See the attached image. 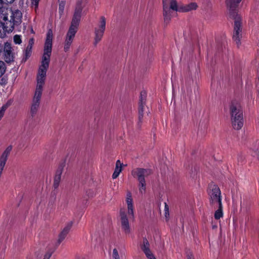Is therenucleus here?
Returning a JSON list of instances; mask_svg holds the SVG:
<instances>
[{
	"label": "nucleus",
	"mask_w": 259,
	"mask_h": 259,
	"mask_svg": "<svg viewBox=\"0 0 259 259\" xmlns=\"http://www.w3.org/2000/svg\"><path fill=\"white\" fill-rule=\"evenodd\" d=\"M7 108V105H3L1 108H0V120L2 119V118L3 117L5 112Z\"/></svg>",
	"instance_id": "2f4dec72"
},
{
	"label": "nucleus",
	"mask_w": 259,
	"mask_h": 259,
	"mask_svg": "<svg viewBox=\"0 0 259 259\" xmlns=\"http://www.w3.org/2000/svg\"><path fill=\"white\" fill-rule=\"evenodd\" d=\"M120 216L121 219V226L122 230L125 234H130L131 232L130 227L128 223V218L126 214L123 209L120 211Z\"/></svg>",
	"instance_id": "ddd939ff"
},
{
	"label": "nucleus",
	"mask_w": 259,
	"mask_h": 259,
	"mask_svg": "<svg viewBox=\"0 0 259 259\" xmlns=\"http://www.w3.org/2000/svg\"><path fill=\"white\" fill-rule=\"evenodd\" d=\"M146 237L144 236V233L138 235V245L146 254Z\"/></svg>",
	"instance_id": "6ab92c4d"
},
{
	"label": "nucleus",
	"mask_w": 259,
	"mask_h": 259,
	"mask_svg": "<svg viewBox=\"0 0 259 259\" xmlns=\"http://www.w3.org/2000/svg\"><path fill=\"white\" fill-rule=\"evenodd\" d=\"M32 46H33V45H32L28 44L26 48H27L28 49H30V50H32Z\"/></svg>",
	"instance_id": "ea45409f"
},
{
	"label": "nucleus",
	"mask_w": 259,
	"mask_h": 259,
	"mask_svg": "<svg viewBox=\"0 0 259 259\" xmlns=\"http://www.w3.org/2000/svg\"><path fill=\"white\" fill-rule=\"evenodd\" d=\"M14 42L15 44H20L22 42L21 36L19 35H15L14 36Z\"/></svg>",
	"instance_id": "cd10ccee"
},
{
	"label": "nucleus",
	"mask_w": 259,
	"mask_h": 259,
	"mask_svg": "<svg viewBox=\"0 0 259 259\" xmlns=\"http://www.w3.org/2000/svg\"><path fill=\"white\" fill-rule=\"evenodd\" d=\"M7 66L3 61H0V78L2 77L6 71Z\"/></svg>",
	"instance_id": "5701e85b"
},
{
	"label": "nucleus",
	"mask_w": 259,
	"mask_h": 259,
	"mask_svg": "<svg viewBox=\"0 0 259 259\" xmlns=\"http://www.w3.org/2000/svg\"><path fill=\"white\" fill-rule=\"evenodd\" d=\"M53 31L49 29L47 33L45 43L44 54L42 57L41 64L39 68L37 76L46 77V73L49 68L50 57L52 48Z\"/></svg>",
	"instance_id": "7ed1b4c3"
},
{
	"label": "nucleus",
	"mask_w": 259,
	"mask_h": 259,
	"mask_svg": "<svg viewBox=\"0 0 259 259\" xmlns=\"http://www.w3.org/2000/svg\"><path fill=\"white\" fill-rule=\"evenodd\" d=\"M0 79V84L2 86H5L8 83V77L6 76H2Z\"/></svg>",
	"instance_id": "c85d7f7f"
},
{
	"label": "nucleus",
	"mask_w": 259,
	"mask_h": 259,
	"mask_svg": "<svg viewBox=\"0 0 259 259\" xmlns=\"http://www.w3.org/2000/svg\"><path fill=\"white\" fill-rule=\"evenodd\" d=\"M121 167L122 163H121L120 161L119 160H117L116 162L115 168L112 176L113 179H115L118 177L120 172L122 170Z\"/></svg>",
	"instance_id": "aec40b11"
},
{
	"label": "nucleus",
	"mask_w": 259,
	"mask_h": 259,
	"mask_svg": "<svg viewBox=\"0 0 259 259\" xmlns=\"http://www.w3.org/2000/svg\"><path fill=\"white\" fill-rule=\"evenodd\" d=\"M153 54V46H149L148 56H151Z\"/></svg>",
	"instance_id": "c9c22d12"
},
{
	"label": "nucleus",
	"mask_w": 259,
	"mask_h": 259,
	"mask_svg": "<svg viewBox=\"0 0 259 259\" xmlns=\"http://www.w3.org/2000/svg\"><path fill=\"white\" fill-rule=\"evenodd\" d=\"M230 113L232 127L239 130L243 125V111L240 104L237 102H232L230 106Z\"/></svg>",
	"instance_id": "20e7f679"
},
{
	"label": "nucleus",
	"mask_w": 259,
	"mask_h": 259,
	"mask_svg": "<svg viewBox=\"0 0 259 259\" xmlns=\"http://www.w3.org/2000/svg\"><path fill=\"white\" fill-rule=\"evenodd\" d=\"M45 79H46V77H42V76H37V83L35 93L42 94V87L45 83Z\"/></svg>",
	"instance_id": "a211bd4d"
},
{
	"label": "nucleus",
	"mask_w": 259,
	"mask_h": 259,
	"mask_svg": "<svg viewBox=\"0 0 259 259\" xmlns=\"http://www.w3.org/2000/svg\"><path fill=\"white\" fill-rule=\"evenodd\" d=\"M51 254H46L45 256H44V259H49L50 258V257L51 256Z\"/></svg>",
	"instance_id": "79ce46f5"
},
{
	"label": "nucleus",
	"mask_w": 259,
	"mask_h": 259,
	"mask_svg": "<svg viewBox=\"0 0 259 259\" xmlns=\"http://www.w3.org/2000/svg\"><path fill=\"white\" fill-rule=\"evenodd\" d=\"M197 8V5L195 3H191L186 5H180L179 12H188L193 10H196Z\"/></svg>",
	"instance_id": "f3484780"
},
{
	"label": "nucleus",
	"mask_w": 259,
	"mask_h": 259,
	"mask_svg": "<svg viewBox=\"0 0 259 259\" xmlns=\"http://www.w3.org/2000/svg\"><path fill=\"white\" fill-rule=\"evenodd\" d=\"M146 103V92L143 91L141 93V96L140 98V101L139 103L138 107V119L139 121L138 125L140 126L141 123L142 122V120L144 117V106Z\"/></svg>",
	"instance_id": "9b49d317"
},
{
	"label": "nucleus",
	"mask_w": 259,
	"mask_h": 259,
	"mask_svg": "<svg viewBox=\"0 0 259 259\" xmlns=\"http://www.w3.org/2000/svg\"><path fill=\"white\" fill-rule=\"evenodd\" d=\"M76 32L77 31L69 29L67 32L64 42V50L65 52H66L69 51Z\"/></svg>",
	"instance_id": "4468645a"
},
{
	"label": "nucleus",
	"mask_w": 259,
	"mask_h": 259,
	"mask_svg": "<svg viewBox=\"0 0 259 259\" xmlns=\"http://www.w3.org/2000/svg\"><path fill=\"white\" fill-rule=\"evenodd\" d=\"M187 259H194V257L190 251L187 252Z\"/></svg>",
	"instance_id": "f704fd0d"
},
{
	"label": "nucleus",
	"mask_w": 259,
	"mask_h": 259,
	"mask_svg": "<svg viewBox=\"0 0 259 259\" xmlns=\"http://www.w3.org/2000/svg\"><path fill=\"white\" fill-rule=\"evenodd\" d=\"M34 44V39L33 38H30L29 40L28 44L33 45Z\"/></svg>",
	"instance_id": "58836bf2"
},
{
	"label": "nucleus",
	"mask_w": 259,
	"mask_h": 259,
	"mask_svg": "<svg viewBox=\"0 0 259 259\" xmlns=\"http://www.w3.org/2000/svg\"><path fill=\"white\" fill-rule=\"evenodd\" d=\"M241 1V0H226V2L227 7L229 8L230 15L234 19L233 39L238 47L241 44L242 28L241 17L236 13L235 9Z\"/></svg>",
	"instance_id": "f03ea898"
},
{
	"label": "nucleus",
	"mask_w": 259,
	"mask_h": 259,
	"mask_svg": "<svg viewBox=\"0 0 259 259\" xmlns=\"http://www.w3.org/2000/svg\"><path fill=\"white\" fill-rule=\"evenodd\" d=\"M31 50L26 48L24 53V58H23V61H26L30 57L31 55Z\"/></svg>",
	"instance_id": "a878e982"
},
{
	"label": "nucleus",
	"mask_w": 259,
	"mask_h": 259,
	"mask_svg": "<svg viewBox=\"0 0 259 259\" xmlns=\"http://www.w3.org/2000/svg\"><path fill=\"white\" fill-rule=\"evenodd\" d=\"M22 18L21 11L9 10L0 4V37L5 38L15 28L20 31L19 26L22 23Z\"/></svg>",
	"instance_id": "f257e3e1"
},
{
	"label": "nucleus",
	"mask_w": 259,
	"mask_h": 259,
	"mask_svg": "<svg viewBox=\"0 0 259 259\" xmlns=\"http://www.w3.org/2000/svg\"><path fill=\"white\" fill-rule=\"evenodd\" d=\"M4 49V44L0 43V55L3 52Z\"/></svg>",
	"instance_id": "4c0bfd02"
},
{
	"label": "nucleus",
	"mask_w": 259,
	"mask_h": 259,
	"mask_svg": "<svg viewBox=\"0 0 259 259\" xmlns=\"http://www.w3.org/2000/svg\"><path fill=\"white\" fill-rule=\"evenodd\" d=\"M217 207H218V209L215 211L214 213V218L216 220H219L221 218L223 217V205L220 204L217 205Z\"/></svg>",
	"instance_id": "4be33fe9"
},
{
	"label": "nucleus",
	"mask_w": 259,
	"mask_h": 259,
	"mask_svg": "<svg viewBox=\"0 0 259 259\" xmlns=\"http://www.w3.org/2000/svg\"><path fill=\"white\" fill-rule=\"evenodd\" d=\"M216 228V227H215V226H213V228Z\"/></svg>",
	"instance_id": "a18cd8bd"
},
{
	"label": "nucleus",
	"mask_w": 259,
	"mask_h": 259,
	"mask_svg": "<svg viewBox=\"0 0 259 259\" xmlns=\"http://www.w3.org/2000/svg\"><path fill=\"white\" fill-rule=\"evenodd\" d=\"M106 28V19L104 16H102L98 27L95 28V37L94 45H97L101 40L104 35Z\"/></svg>",
	"instance_id": "1a4fd4ad"
},
{
	"label": "nucleus",
	"mask_w": 259,
	"mask_h": 259,
	"mask_svg": "<svg viewBox=\"0 0 259 259\" xmlns=\"http://www.w3.org/2000/svg\"><path fill=\"white\" fill-rule=\"evenodd\" d=\"M59 2V13L60 15L61 16L63 15L64 12V10L65 5V2L64 1H61Z\"/></svg>",
	"instance_id": "b1692460"
},
{
	"label": "nucleus",
	"mask_w": 259,
	"mask_h": 259,
	"mask_svg": "<svg viewBox=\"0 0 259 259\" xmlns=\"http://www.w3.org/2000/svg\"><path fill=\"white\" fill-rule=\"evenodd\" d=\"M65 166L64 163H61L59 165L57 170H56L55 176L54 179L53 187L55 189L58 188L61 181V175Z\"/></svg>",
	"instance_id": "dca6fc26"
},
{
	"label": "nucleus",
	"mask_w": 259,
	"mask_h": 259,
	"mask_svg": "<svg viewBox=\"0 0 259 259\" xmlns=\"http://www.w3.org/2000/svg\"><path fill=\"white\" fill-rule=\"evenodd\" d=\"M147 259H157L155 256L151 252L148 247H147Z\"/></svg>",
	"instance_id": "bb28decb"
},
{
	"label": "nucleus",
	"mask_w": 259,
	"mask_h": 259,
	"mask_svg": "<svg viewBox=\"0 0 259 259\" xmlns=\"http://www.w3.org/2000/svg\"><path fill=\"white\" fill-rule=\"evenodd\" d=\"M72 225H73L72 222H70L68 223L63 230L64 232H67L68 233L70 229L71 228V227L72 226Z\"/></svg>",
	"instance_id": "c756f323"
},
{
	"label": "nucleus",
	"mask_w": 259,
	"mask_h": 259,
	"mask_svg": "<svg viewBox=\"0 0 259 259\" xmlns=\"http://www.w3.org/2000/svg\"><path fill=\"white\" fill-rule=\"evenodd\" d=\"M42 94L34 93L30 107V113L32 117H34L37 113L40 104Z\"/></svg>",
	"instance_id": "9d476101"
},
{
	"label": "nucleus",
	"mask_w": 259,
	"mask_h": 259,
	"mask_svg": "<svg viewBox=\"0 0 259 259\" xmlns=\"http://www.w3.org/2000/svg\"><path fill=\"white\" fill-rule=\"evenodd\" d=\"M68 234L67 232H64L63 230L60 233L59 235V239L58 240V244H59L60 243L63 241V240L65 238L66 236Z\"/></svg>",
	"instance_id": "393cba45"
},
{
	"label": "nucleus",
	"mask_w": 259,
	"mask_h": 259,
	"mask_svg": "<svg viewBox=\"0 0 259 259\" xmlns=\"http://www.w3.org/2000/svg\"><path fill=\"white\" fill-rule=\"evenodd\" d=\"M112 258L113 259H120L118 252L116 248H114L113 250Z\"/></svg>",
	"instance_id": "7c9ffc66"
},
{
	"label": "nucleus",
	"mask_w": 259,
	"mask_h": 259,
	"mask_svg": "<svg viewBox=\"0 0 259 259\" xmlns=\"http://www.w3.org/2000/svg\"><path fill=\"white\" fill-rule=\"evenodd\" d=\"M208 194L211 206L215 208L217 205L222 204L221 190L217 185L211 184L209 187Z\"/></svg>",
	"instance_id": "423d86ee"
},
{
	"label": "nucleus",
	"mask_w": 259,
	"mask_h": 259,
	"mask_svg": "<svg viewBox=\"0 0 259 259\" xmlns=\"http://www.w3.org/2000/svg\"><path fill=\"white\" fill-rule=\"evenodd\" d=\"M146 172H147V175H149V174H150L151 173V170H150V169H147Z\"/></svg>",
	"instance_id": "37998d69"
},
{
	"label": "nucleus",
	"mask_w": 259,
	"mask_h": 259,
	"mask_svg": "<svg viewBox=\"0 0 259 259\" xmlns=\"http://www.w3.org/2000/svg\"><path fill=\"white\" fill-rule=\"evenodd\" d=\"M82 11V7L81 6V1L78 0L77 2L71 25L69 29L77 31L78 26L81 16Z\"/></svg>",
	"instance_id": "6e6552de"
},
{
	"label": "nucleus",
	"mask_w": 259,
	"mask_h": 259,
	"mask_svg": "<svg viewBox=\"0 0 259 259\" xmlns=\"http://www.w3.org/2000/svg\"><path fill=\"white\" fill-rule=\"evenodd\" d=\"M12 150V147H8L5 151L3 152L1 156L0 157V162L1 163H4L6 164V161L7 160L8 156L10 154V151Z\"/></svg>",
	"instance_id": "412c9836"
},
{
	"label": "nucleus",
	"mask_w": 259,
	"mask_h": 259,
	"mask_svg": "<svg viewBox=\"0 0 259 259\" xmlns=\"http://www.w3.org/2000/svg\"><path fill=\"white\" fill-rule=\"evenodd\" d=\"M15 0H0V4L3 6L4 4H11L14 2Z\"/></svg>",
	"instance_id": "72a5a7b5"
},
{
	"label": "nucleus",
	"mask_w": 259,
	"mask_h": 259,
	"mask_svg": "<svg viewBox=\"0 0 259 259\" xmlns=\"http://www.w3.org/2000/svg\"><path fill=\"white\" fill-rule=\"evenodd\" d=\"M4 59L7 63H11L14 61V54L12 52L11 44L8 42L4 43Z\"/></svg>",
	"instance_id": "f8f14e48"
},
{
	"label": "nucleus",
	"mask_w": 259,
	"mask_h": 259,
	"mask_svg": "<svg viewBox=\"0 0 259 259\" xmlns=\"http://www.w3.org/2000/svg\"><path fill=\"white\" fill-rule=\"evenodd\" d=\"M132 175L138 181V188L140 193L144 194L146 192V169L143 168H136L132 170Z\"/></svg>",
	"instance_id": "0eeeda50"
},
{
	"label": "nucleus",
	"mask_w": 259,
	"mask_h": 259,
	"mask_svg": "<svg viewBox=\"0 0 259 259\" xmlns=\"http://www.w3.org/2000/svg\"><path fill=\"white\" fill-rule=\"evenodd\" d=\"M126 202L127 205V210L128 214V218L134 219V207L133 204V199L132 196V193L130 191H127L126 198Z\"/></svg>",
	"instance_id": "2eb2a0df"
},
{
	"label": "nucleus",
	"mask_w": 259,
	"mask_h": 259,
	"mask_svg": "<svg viewBox=\"0 0 259 259\" xmlns=\"http://www.w3.org/2000/svg\"><path fill=\"white\" fill-rule=\"evenodd\" d=\"M149 60H150V61H152V59L151 58H149Z\"/></svg>",
	"instance_id": "c03bdc74"
},
{
	"label": "nucleus",
	"mask_w": 259,
	"mask_h": 259,
	"mask_svg": "<svg viewBox=\"0 0 259 259\" xmlns=\"http://www.w3.org/2000/svg\"><path fill=\"white\" fill-rule=\"evenodd\" d=\"M32 46H33V45H32L28 44L26 48H27L28 49H30V50H32Z\"/></svg>",
	"instance_id": "a19ab883"
},
{
	"label": "nucleus",
	"mask_w": 259,
	"mask_h": 259,
	"mask_svg": "<svg viewBox=\"0 0 259 259\" xmlns=\"http://www.w3.org/2000/svg\"><path fill=\"white\" fill-rule=\"evenodd\" d=\"M39 0H31L32 4L35 5V7H37Z\"/></svg>",
	"instance_id": "e433bc0d"
},
{
	"label": "nucleus",
	"mask_w": 259,
	"mask_h": 259,
	"mask_svg": "<svg viewBox=\"0 0 259 259\" xmlns=\"http://www.w3.org/2000/svg\"><path fill=\"white\" fill-rule=\"evenodd\" d=\"M164 23L167 25L170 21L173 12H179L180 5L177 0H162Z\"/></svg>",
	"instance_id": "39448f33"
},
{
	"label": "nucleus",
	"mask_w": 259,
	"mask_h": 259,
	"mask_svg": "<svg viewBox=\"0 0 259 259\" xmlns=\"http://www.w3.org/2000/svg\"><path fill=\"white\" fill-rule=\"evenodd\" d=\"M164 214L166 219H168L169 218V208L168 205L166 203H165Z\"/></svg>",
	"instance_id": "473e14b6"
}]
</instances>
